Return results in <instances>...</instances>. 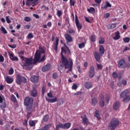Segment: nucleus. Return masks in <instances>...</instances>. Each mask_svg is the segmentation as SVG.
Returning a JSON list of instances; mask_svg holds the SVG:
<instances>
[{
  "mask_svg": "<svg viewBox=\"0 0 130 130\" xmlns=\"http://www.w3.org/2000/svg\"><path fill=\"white\" fill-rule=\"evenodd\" d=\"M98 103V100L96 98H93L91 99V105L92 106H96V104Z\"/></svg>",
  "mask_w": 130,
  "mask_h": 130,
  "instance_id": "nucleus-26",
  "label": "nucleus"
},
{
  "mask_svg": "<svg viewBox=\"0 0 130 130\" xmlns=\"http://www.w3.org/2000/svg\"><path fill=\"white\" fill-rule=\"evenodd\" d=\"M91 42H95L96 41V36L92 35L90 36Z\"/></svg>",
  "mask_w": 130,
  "mask_h": 130,
  "instance_id": "nucleus-34",
  "label": "nucleus"
},
{
  "mask_svg": "<svg viewBox=\"0 0 130 130\" xmlns=\"http://www.w3.org/2000/svg\"><path fill=\"white\" fill-rule=\"evenodd\" d=\"M8 46L9 47H10L11 48H13V49L16 48V47H17V46L15 44H14V45L9 44Z\"/></svg>",
  "mask_w": 130,
  "mask_h": 130,
  "instance_id": "nucleus-55",
  "label": "nucleus"
},
{
  "mask_svg": "<svg viewBox=\"0 0 130 130\" xmlns=\"http://www.w3.org/2000/svg\"><path fill=\"white\" fill-rule=\"evenodd\" d=\"M19 56L21 59V65L24 70H30L32 69V64H33V58L32 57H24V51H20L18 52Z\"/></svg>",
  "mask_w": 130,
  "mask_h": 130,
  "instance_id": "nucleus-1",
  "label": "nucleus"
},
{
  "mask_svg": "<svg viewBox=\"0 0 130 130\" xmlns=\"http://www.w3.org/2000/svg\"><path fill=\"white\" fill-rule=\"evenodd\" d=\"M0 29L4 34H7L8 33V31H7L6 28H5V27H4L3 26H2Z\"/></svg>",
  "mask_w": 130,
  "mask_h": 130,
  "instance_id": "nucleus-41",
  "label": "nucleus"
},
{
  "mask_svg": "<svg viewBox=\"0 0 130 130\" xmlns=\"http://www.w3.org/2000/svg\"><path fill=\"white\" fill-rule=\"evenodd\" d=\"M45 55H44L41 59L39 60V62H43L45 61Z\"/></svg>",
  "mask_w": 130,
  "mask_h": 130,
  "instance_id": "nucleus-42",
  "label": "nucleus"
},
{
  "mask_svg": "<svg viewBox=\"0 0 130 130\" xmlns=\"http://www.w3.org/2000/svg\"><path fill=\"white\" fill-rule=\"evenodd\" d=\"M98 70H102L103 66L101 64L96 63Z\"/></svg>",
  "mask_w": 130,
  "mask_h": 130,
  "instance_id": "nucleus-50",
  "label": "nucleus"
},
{
  "mask_svg": "<svg viewBox=\"0 0 130 130\" xmlns=\"http://www.w3.org/2000/svg\"><path fill=\"white\" fill-rule=\"evenodd\" d=\"M70 4L71 7H75V1L74 0H70Z\"/></svg>",
  "mask_w": 130,
  "mask_h": 130,
  "instance_id": "nucleus-46",
  "label": "nucleus"
},
{
  "mask_svg": "<svg viewBox=\"0 0 130 130\" xmlns=\"http://www.w3.org/2000/svg\"><path fill=\"white\" fill-rule=\"evenodd\" d=\"M64 38L66 40V42L68 43H71L73 42V37L70 35V34L67 33L64 35Z\"/></svg>",
  "mask_w": 130,
  "mask_h": 130,
  "instance_id": "nucleus-10",
  "label": "nucleus"
},
{
  "mask_svg": "<svg viewBox=\"0 0 130 130\" xmlns=\"http://www.w3.org/2000/svg\"><path fill=\"white\" fill-rule=\"evenodd\" d=\"M113 107L114 110H118V108H119V102H115L114 104Z\"/></svg>",
  "mask_w": 130,
  "mask_h": 130,
  "instance_id": "nucleus-27",
  "label": "nucleus"
},
{
  "mask_svg": "<svg viewBox=\"0 0 130 130\" xmlns=\"http://www.w3.org/2000/svg\"><path fill=\"white\" fill-rule=\"evenodd\" d=\"M51 66L50 64L47 63L45 66H43L42 68V71L44 72H47V71H49L50 69H51Z\"/></svg>",
  "mask_w": 130,
  "mask_h": 130,
  "instance_id": "nucleus-12",
  "label": "nucleus"
},
{
  "mask_svg": "<svg viewBox=\"0 0 130 130\" xmlns=\"http://www.w3.org/2000/svg\"><path fill=\"white\" fill-rule=\"evenodd\" d=\"M52 78L53 79H56L57 78V73H54L52 75Z\"/></svg>",
  "mask_w": 130,
  "mask_h": 130,
  "instance_id": "nucleus-54",
  "label": "nucleus"
},
{
  "mask_svg": "<svg viewBox=\"0 0 130 130\" xmlns=\"http://www.w3.org/2000/svg\"><path fill=\"white\" fill-rule=\"evenodd\" d=\"M84 87L85 89H91V88L93 87V84H92V82L90 81H87L84 83Z\"/></svg>",
  "mask_w": 130,
  "mask_h": 130,
  "instance_id": "nucleus-13",
  "label": "nucleus"
},
{
  "mask_svg": "<svg viewBox=\"0 0 130 130\" xmlns=\"http://www.w3.org/2000/svg\"><path fill=\"white\" fill-rule=\"evenodd\" d=\"M64 46H65V47H66V49H67L68 52H69V53H71V50H70V48H69V47H68V46H67V45H66V44H64Z\"/></svg>",
  "mask_w": 130,
  "mask_h": 130,
  "instance_id": "nucleus-57",
  "label": "nucleus"
},
{
  "mask_svg": "<svg viewBox=\"0 0 130 130\" xmlns=\"http://www.w3.org/2000/svg\"><path fill=\"white\" fill-rule=\"evenodd\" d=\"M74 95H77V96L79 95H82V91H78L77 92L75 93Z\"/></svg>",
  "mask_w": 130,
  "mask_h": 130,
  "instance_id": "nucleus-60",
  "label": "nucleus"
},
{
  "mask_svg": "<svg viewBox=\"0 0 130 130\" xmlns=\"http://www.w3.org/2000/svg\"><path fill=\"white\" fill-rule=\"evenodd\" d=\"M6 103H4L0 106V107L2 109H4V108H6Z\"/></svg>",
  "mask_w": 130,
  "mask_h": 130,
  "instance_id": "nucleus-56",
  "label": "nucleus"
},
{
  "mask_svg": "<svg viewBox=\"0 0 130 130\" xmlns=\"http://www.w3.org/2000/svg\"><path fill=\"white\" fill-rule=\"evenodd\" d=\"M71 127V123H66L65 124H63V129H68Z\"/></svg>",
  "mask_w": 130,
  "mask_h": 130,
  "instance_id": "nucleus-28",
  "label": "nucleus"
},
{
  "mask_svg": "<svg viewBox=\"0 0 130 130\" xmlns=\"http://www.w3.org/2000/svg\"><path fill=\"white\" fill-rule=\"evenodd\" d=\"M43 119L45 122L48 121V119H49V115L47 114L44 116Z\"/></svg>",
  "mask_w": 130,
  "mask_h": 130,
  "instance_id": "nucleus-33",
  "label": "nucleus"
},
{
  "mask_svg": "<svg viewBox=\"0 0 130 130\" xmlns=\"http://www.w3.org/2000/svg\"><path fill=\"white\" fill-rule=\"evenodd\" d=\"M16 83L17 85H21L22 83H27V78L22 75L18 74L16 76Z\"/></svg>",
  "mask_w": 130,
  "mask_h": 130,
  "instance_id": "nucleus-5",
  "label": "nucleus"
},
{
  "mask_svg": "<svg viewBox=\"0 0 130 130\" xmlns=\"http://www.w3.org/2000/svg\"><path fill=\"white\" fill-rule=\"evenodd\" d=\"M120 39V32L119 31H117L115 32V37H113V39L114 40H118V39Z\"/></svg>",
  "mask_w": 130,
  "mask_h": 130,
  "instance_id": "nucleus-18",
  "label": "nucleus"
},
{
  "mask_svg": "<svg viewBox=\"0 0 130 130\" xmlns=\"http://www.w3.org/2000/svg\"><path fill=\"white\" fill-rule=\"evenodd\" d=\"M59 41V39L58 38H56L55 42L53 43L54 45L53 46V48L55 51H57V47L58 46V42Z\"/></svg>",
  "mask_w": 130,
  "mask_h": 130,
  "instance_id": "nucleus-15",
  "label": "nucleus"
},
{
  "mask_svg": "<svg viewBox=\"0 0 130 130\" xmlns=\"http://www.w3.org/2000/svg\"><path fill=\"white\" fill-rule=\"evenodd\" d=\"M64 103V99H61L60 102L59 103V105H61V104H63Z\"/></svg>",
  "mask_w": 130,
  "mask_h": 130,
  "instance_id": "nucleus-59",
  "label": "nucleus"
},
{
  "mask_svg": "<svg viewBox=\"0 0 130 130\" xmlns=\"http://www.w3.org/2000/svg\"><path fill=\"white\" fill-rule=\"evenodd\" d=\"M121 84H122V85H124V86L126 85L127 84V81L126 80H122V82H121Z\"/></svg>",
  "mask_w": 130,
  "mask_h": 130,
  "instance_id": "nucleus-58",
  "label": "nucleus"
},
{
  "mask_svg": "<svg viewBox=\"0 0 130 130\" xmlns=\"http://www.w3.org/2000/svg\"><path fill=\"white\" fill-rule=\"evenodd\" d=\"M57 16L58 17H61V15H62V12L60 10H58L56 13Z\"/></svg>",
  "mask_w": 130,
  "mask_h": 130,
  "instance_id": "nucleus-45",
  "label": "nucleus"
},
{
  "mask_svg": "<svg viewBox=\"0 0 130 130\" xmlns=\"http://www.w3.org/2000/svg\"><path fill=\"white\" fill-rule=\"evenodd\" d=\"M9 54L10 58L11 59V60H16L17 61L19 60V58H18V57L14 56L13 53H9Z\"/></svg>",
  "mask_w": 130,
  "mask_h": 130,
  "instance_id": "nucleus-17",
  "label": "nucleus"
},
{
  "mask_svg": "<svg viewBox=\"0 0 130 130\" xmlns=\"http://www.w3.org/2000/svg\"><path fill=\"white\" fill-rule=\"evenodd\" d=\"M78 89V85L76 83H74L72 86V89L73 90H77Z\"/></svg>",
  "mask_w": 130,
  "mask_h": 130,
  "instance_id": "nucleus-48",
  "label": "nucleus"
},
{
  "mask_svg": "<svg viewBox=\"0 0 130 130\" xmlns=\"http://www.w3.org/2000/svg\"><path fill=\"white\" fill-rule=\"evenodd\" d=\"M4 61H5V58L3 55L0 54V62H4Z\"/></svg>",
  "mask_w": 130,
  "mask_h": 130,
  "instance_id": "nucleus-51",
  "label": "nucleus"
},
{
  "mask_svg": "<svg viewBox=\"0 0 130 130\" xmlns=\"http://www.w3.org/2000/svg\"><path fill=\"white\" fill-rule=\"evenodd\" d=\"M34 102V99L26 96L24 100L23 104L26 107V109L27 111L29 112L32 110L33 108V103Z\"/></svg>",
  "mask_w": 130,
  "mask_h": 130,
  "instance_id": "nucleus-3",
  "label": "nucleus"
},
{
  "mask_svg": "<svg viewBox=\"0 0 130 130\" xmlns=\"http://www.w3.org/2000/svg\"><path fill=\"white\" fill-rule=\"evenodd\" d=\"M30 80L32 83H37L39 81V77L34 75L31 77Z\"/></svg>",
  "mask_w": 130,
  "mask_h": 130,
  "instance_id": "nucleus-16",
  "label": "nucleus"
},
{
  "mask_svg": "<svg viewBox=\"0 0 130 130\" xmlns=\"http://www.w3.org/2000/svg\"><path fill=\"white\" fill-rule=\"evenodd\" d=\"M29 125H30V126H31V127L35 126L36 125L35 122L33 120H30L29 121Z\"/></svg>",
  "mask_w": 130,
  "mask_h": 130,
  "instance_id": "nucleus-38",
  "label": "nucleus"
},
{
  "mask_svg": "<svg viewBox=\"0 0 130 130\" xmlns=\"http://www.w3.org/2000/svg\"><path fill=\"white\" fill-rule=\"evenodd\" d=\"M75 23L78 32H80L82 29V24L80 23V21H79V19L77 16H75Z\"/></svg>",
  "mask_w": 130,
  "mask_h": 130,
  "instance_id": "nucleus-9",
  "label": "nucleus"
},
{
  "mask_svg": "<svg viewBox=\"0 0 130 130\" xmlns=\"http://www.w3.org/2000/svg\"><path fill=\"white\" fill-rule=\"evenodd\" d=\"M106 5L107 8H111V4H110V3H109V2L107 1Z\"/></svg>",
  "mask_w": 130,
  "mask_h": 130,
  "instance_id": "nucleus-61",
  "label": "nucleus"
},
{
  "mask_svg": "<svg viewBox=\"0 0 130 130\" xmlns=\"http://www.w3.org/2000/svg\"><path fill=\"white\" fill-rule=\"evenodd\" d=\"M41 57V54L40 53L39 51H37L35 54V57L34 59V64H36L37 62H39Z\"/></svg>",
  "mask_w": 130,
  "mask_h": 130,
  "instance_id": "nucleus-8",
  "label": "nucleus"
},
{
  "mask_svg": "<svg viewBox=\"0 0 130 130\" xmlns=\"http://www.w3.org/2000/svg\"><path fill=\"white\" fill-rule=\"evenodd\" d=\"M14 74V69L11 68L9 71V75H13Z\"/></svg>",
  "mask_w": 130,
  "mask_h": 130,
  "instance_id": "nucleus-52",
  "label": "nucleus"
},
{
  "mask_svg": "<svg viewBox=\"0 0 130 130\" xmlns=\"http://www.w3.org/2000/svg\"><path fill=\"white\" fill-rule=\"evenodd\" d=\"M118 124H119V121L118 120H117V119H113L109 124V127L111 130H114Z\"/></svg>",
  "mask_w": 130,
  "mask_h": 130,
  "instance_id": "nucleus-6",
  "label": "nucleus"
},
{
  "mask_svg": "<svg viewBox=\"0 0 130 130\" xmlns=\"http://www.w3.org/2000/svg\"><path fill=\"white\" fill-rule=\"evenodd\" d=\"M78 47L79 48H80V49H82V48H84V47H85V43L82 42L80 44H79Z\"/></svg>",
  "mask_w": 130,
  "mask_h": 130,
  "instance_id": "nucleus-35",
  "label": "nucleus"
},
{
  "mask_svg": "<svg viewBox=\"0 0 130 130\" xmlns=\"http://www.w3.org/2000/svg\"><path fill=\"white\" fill-rule=\"evenodd\" d=\"M61 58L62 63L66 70L69 69V71L72 72V71L73 70V60H72V59L70 58V61H69L68 58L64 57V56H63V54H62V53H65V54L66 53H67V47L64 46V47H61Z\"/></svg>",
  "mask_w": 130,
  "mask_h": 130,
  "instance_id": "nucleus-2",
  "label": "nucleus"
},
{
  "mask_svg": "<svg viewBox=\"0 0 130 130\" xmlns=\"http://www.w3.org/2000/svg\"><path fill=\"white\" fill-rule=\"evenodd\" d=\"M112 75L114 79H117V73L114 72Z\"/></svg>",
  "mask_w": 130,
  "mask_h": 130,
  "instance_id": "nucleus-49",
  "label": "nucleus"
},
{
  "mask_svg": "<svg viewBox=\"0 0 130 130\" xmlns=\"http://www.w3.org/2000/svg\"><path fill=\"white\" fill-rule=\"evenodd\" d=\"M95 68L93 66L90 67L89 72V78H93L95 75Z\"/></svg>",
  "mask_w": 130,
  "mask_h": 130,
  "instance_id": "nucleus-11",
  "label": "nucleus"
},
{
  "mask_svg": "<svg viewBox=\"0 0 130 130\" xmlns=\"http://www.w3.org/2000/svg\"><path fill=\"white\" fill-rule=\"evenodd\" d=\"M10 99H11V101H12V102H13L14 103H17V99L16 98V96H15V95H14V94H12L11 95Z\"/></svg>",
  "mask_w": 130,
  "mask_h": 130,
  "instance_id": "nucleus-30",
  "label": "nucleus"
},
{
  "mask_svg": "<svg viewBox=\"0 0 130 130\" xmlns=\"http://www.w3.org/2000/svg\"><path fill=\"white\" fill-rule=\"evenodd\" d=\"M118 67L119 69H125L126 67V62L123 59H121L117 61Z\"/></svg>",
  "mask_w": 130,
  "mask_h": 130,
  "instance_id": "nucleus-7",
  "label": "nucleus"
},
{
  "mask_svg": "<svg viewBox=\"0 0 130 130\" xmlns=\"http://www.w3.org/2000/svg\"><path fill=\"white\" fill-rule=\"evenodd\" d=\"M6 22H7V23H8V24H10V23H12V21H11V19H10V16H6Z\"/></svg>",
  "mask_w": 130,
  "mask_h": 130,
  "instance_id": "nucleus-44",
  "label": "nucleus"
},
{
  "mask_svg": "<svg viewBox=\"0 0 130 130\" xmlns=\"http://www.w3.org/2000/svg\"><path fill=\"white\" fill-rule=\"evenodd\" d=\"M104 39L103 37H101L99 41V44H104Z\"/></svg>",
  "mask_w": 130,
  "mask_h": 130,
  "instance_id": "nucleus-40",
  "label": "nucleus"
},
{
  "mask_svg": "<svg viewBox=\"0 0 130 130\" xmlns=\"http://www.w3.org/2000/svg\"><path fill=\"white\" fill-rule=\"evenodd\" d=\"M34 37V36H33V34L32 33H29L27 35V36L26 37V38H27V39L30 40L32 39V38H33Z\"/></svg>",
  "mask_w": 130,
  "mask_h": 130,
  "instance_id": "nucleus-36",
  "label": "nucleus"
},
{
  "mask_svg": "<svg viewBox=\"0 0 130 130\" xmlns=\"http://www.w3.org/2000/svg\"><path fill=\"white\" fill-rule=\"evenodd\" d=\"M116 25L117 23H113L108 25L107 28L108 30H110V29H114V28L116 27Z\"/></svg>",
  "mask_w": 130,
  "mask_h": 130,
  "instance_id": "nucleus-24",
  "label": "nucleus"
},
{
  "mask_svg": "<svg viewBox=\"0 0 130 130\" xmlns=\"http://www.w3.org/2000/svg\"><path fill=\"white\" fill-rule=\"evenodd\" d=\"M5 81L7 84H12L14 82V78H11L9 76H6L5 77Z\"/></svg>",
  "mask_w": 130,
  "mask_h": 130,
  "instance_id": "nucleus-14",
  "label": "nucleus"
},
{
  "mask_svg": "<svg viewBox=\"0 0 130 130\" xmlns=\"http://www.w3.org/2000/svg\"><path fill=\"white\" fill-rule=\"evenodd\" d=\"M128 94V89L124 90L120 95L121 98H124L123 100V102L126 103L130 101V96L127 95Z\"/></svg>",
  "mask_w": 130,
  "mask_h": 130,
  "instance_id": "nucleus-4",
  "label": "nucleus"
},
{
  "mask_svg": "<svg viewBox=\"0 0 130 130\" xmlns=\"http://www.w3.org/2000/svg\"><path fill=\"white\" fill-rule=\"evenodd\" d=\"M32 16H34L36 19H39V18H40V16H39L38 14H34Z\"/></svg>",
  "mask_w": 130,
  "mask_h": 130,
  "instance_id": "nucleus-62",
  "label": "nucleus"
},
{
  "mask_svg": "<svg viewBox=\"0 0 130 130\" xmlns=\"http://www.w3.org/2000/svg\"><path fill=\"white\" fill-rule=\"evenodd\" d=\"M99 50L100 52V54L103 55L104 54V52H105V49H104V47L103 45H100L99 48Z\"/></svg>",
  "mask_w": 130,
  "mask_h": 130,
  "instance_id": "nucleus-21",
  "label": "nucleus"
},
{
  "mask_svg": "<svg viewBox=\"0 0 130 130\" xmlns=\"http://www.w3.org/2000/svg\"><path fill=\"white\" fill-rule=\"evenodd\" d=\"M95 116L98 118V119H101V117H100V114L99 111H95Z\"/></svg>",
  "mask_w": 130,
  "mask_h": 130,
  "instance_id": "nucleus-32",
  "label": "nucleus"
},
{
  "mask_svg": "<svg viewBox=\"0 0 130 130\" xmlns=\"http://www.w3.org/2000/svg\"><path fill=\"white\" fill-rule=\"evenodd\" d=\"M46 101L49 103H54L57 101V97L54 96L53 99H46Z\"/></svg>",
  "mask_w": 130,
  "mask_h": 130,
  "instance_id": "nucleus-19",
  "label": "nucleus"
},
{
  "mask_svg": "<svg viewBox=\"0 0 130 130\" xmlns=\"http://www.w3.org/2000/svg\"><path fill=\"white\" fill-rule=\"evenodd\" d=\"M59 128H63V124L60 123L59 124L56 125V129L59 130Z\"/></svg>",
  "mask_w": 130,
  "mask_h": 130,
  "instance_id": "nucleus-31",
  "label": "nucleus"
},
{
  "mask_svg": "<svg viewBox=\"0 0 130 130\" xmlns=\"http://www.w3.org/2000/svg\"><path fill=\"white\" fill-rule=\"evenodd\" d=\"M99 105L101 108L104 107V106L105 105V102H104V101H101L99 103Z\"/></svg>",
  "mask_w": 130,
  "mask_h": 130,
  "instance_id": "nucleus-37",
  "label": "nucleus"
},
{
  "mask_svg": "<svg viewBox=\"0 0 130 130\" xmlns=\"http://www.w3.org/2000/svg\"><path fill=\"white\" fill-rule=\"evenodd\" d=\"M123 40L125 43H128V42H129L130 39L129 38H124L123 39Z\"/></svg>",
  "mask_w": 130,
  "mask_h": 130,
  "instance_id": "nucleus-47",
  "label": "nucleus"
},
{
  "mask_svg": "<svg viewBox=\"0 0 130 130\" xmlns=\"http://www.w3.org/2000/svg\"><path fill=\"white\" fill-rule=\"evenodd\" d=\"M95 3H96V4H98V5H100V4H101V0H94Z\"/></svg>",
  "mask_w": 130,
  "mask_h": 130,
  "instance_id": "nucleus-63",
  "label": "nucleus"
},
{
  "mask_svg": "<svg viewBox=\"0 0 130 130\" xmlns=\"http://www.w3.org/2000/svg\"><path fill=\"white\" fill-rule=\"evenodd\" d=\"M87 12H88V13H91V14H95V8L93 7H90L89 9H87Z\"/></svg>",
  "mask_w": 130,
  "mask_h": 130,
  "instance_id": "nucleus-29",
  "label": "nucleus"
},
{
  "mask_svg": "<svg viewBox=\"0 0 130 130\" xmlns=\"http://www.w3.org/2000/svg\"><path fill=\"white\" fill-rule=\"evenodd\" d=\"M24 20L25 22H31V21L32 20V19H31V18H30L29 17L26 16V17H24Z\"/></svg>",
  "mask_w": 130,
  "mask_h": 130,
  "instance_id": "nucleus-39",
  "label": "nucleus"
},
{
  "mask_svg": "<svg viewBox=\"0 0 130 130\" xmlns=\"http://www.w3.org/2000/svg\"><path fill=\"white\" fill-rule=\"evenodd\" d=\"M81 118H82L83 123H84V124H86L87 125V124H88V123H89V121L88 120V118H87V117L86 116H84V117H81Z\"/></svg>",
  "mask_w": 130,
  "mask_h": 130,
  "instance_id": "nucleus-25",
  "label": "nucleus"
},
{
  "mask_svg": "<svg viewBox=\"0 0 130 130\" xmlns=\"http://www.w3.org/2000/svg\"><path fill=\"white\" fill-rule=\"evenodd\" d=\"M39 0H27L26 2V6H30L31 4H35L38 3Z\"/></svg>",
  "mask_w": 130,
  "mask_h": 130,
  "instance_id": "nucleus-20",
  "label": "nucleus"
},
{
  "mask_svg": "<svg viewBox=\"0 0 130 130\" xmlns=\"http://www.w3.org/2000/svg\"><path fill=\"white\" fill-rule=\"evenodd\" d=\"M94 56L96 61H98V62H99V61H100V54L97 53V52H95L94 53Z\"/></svg>",
  "mask_w": 130,
  "mask_h": 130,
  "instance_id": "nucleus-22",
  "label": "nucleus"
},
{
  "mask_svg": "<svg viewBox=\"0 0 130 130\" xmlns=\"http://www.w3.org/2000/svg\"><path fill=\"white\" fill-rule=\"evenodd\" d=\"M68 33L69 34H75L76 33V31H75V29H73L72 28L70 29L69 30H68Z\"/></svg>",
  "mask_w": 130,
  "mask_h": 130,
  "instance_id": "nucleus-43",
  "label": "nucleus"
},
{
  "mask_svg": "<svg viewBox=\"0 0 130 130\" xmlns=\"http://www.w3.org/2000/svg\"><path fill=\"white\" fill-rule=\"evenodd\" d=\"M110 16V14H109V13H106L104 16L105 19H108V18H109Z\"/></svg>",
  "mask_w": 130,
  "mask_h": 130,
  "instance_id": "nucleus-53",
  "label": "nucleus"
},
{
  "mask_svg": "<svg viewBox=\"0 0 130 130\" xmlns=\"http://www.w3.org/2000/svg\"><path fill=\"white\" fill-rule=\"evenodd\" d=\"M31 95L32 97H37V90H36V88H33L31 92Z\"/></svg>",
  "mask_w": 130,
  "mask_h": 130,
  "instance_id": "nucleus-23",
  "label": "nucleus"
},
{
  "mask_svg": "<svg viewBox=\"0 0 130 130\" xmlns=\"http://www.w3.org/2000/svg\"><path fill=\"white\" fill-rule=\"evenodd\" d=\"M107 6L106 5H102V9H103L104 10H106L107 9Z\"/></svg>",
  "mask_w": 130,
  "mask_h": 130,
  "instance_id": "nucleus-64",
  "label": "nucleus"
}]
</instances>
